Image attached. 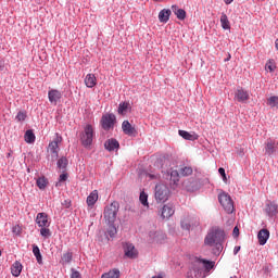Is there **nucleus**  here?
<instances>
[{"instance_id":"1","label":"nucleus","mask_w":278,"mask_h":278,"mask_svg":"<svg viewBox=\"0 0 278 278\" xmlns=\"http://www.w3.org/2000/svg\"><path fill=\"white\" fill-rule=\"evenodd\" d=\"M223 242H225V230L213 227L204 238L205 247H216L217 251H223Z\"/></svg>"},{"instance_id":"2","label":"nucleus","mask_w":278,"mask_h":278,"mask_svg":"<svg viewBox=\"0 0 278 278\" xmlns=\"http://www.w3.org/2000/svg\"><path fill=\"white\" fill-rule=\"evenodd\" d=\"M94 138V128L92 125H86L84 131L80 135V142L83 147L88 148L92 146V140Z\"/></svg>"},{"instance_id":"3","label":"nucleus","mask_w":278,"mask_h":278,"mask_svg":"<svg viewBox=\"0 0 278 278\" xmlns=\"http://www.w3.org/2000/svg\"><path fill=\"white\" fill-rule=\"evenodd\" d=\"M218 201L227 214H233V200H231V195H229V193L224 191L220 192L218 194Z\"/></svg>"},{"instance_id":"4","label":"nucleus","mask_w":278,"mask_h":278,"mask_svg":"<svg viewBox=\"0 0 278 278\" xmlns=\"http://www.w3.org/2000/svg\"><path fill=\"white\" fill-rule=\"evenodd\" d=\"M116 214H118V205L116 203H111L104 208V219L109 225H114L116 220Z\"/></svg>"},{"instance_id":"5","label":"nucleus","mask_w":278,"mask_h":278,"mask_svg":"<svg viewBox=\"0 0 278 278\" xmlns=\"http://www.w3.org/2000/svg\"><path fill=\"white\" fill-rule=\"evenodd\" d=\"M203 274V258H195L192 263L191 269L188 271V278H199Z\"/></svg>"},{"instance_id":"6","label":"nucleus","mask_w":278,"mask_h":278,"mask_svg":"<svg viewBox=\"0 0 278 278\" xmlns=\"http://www.w3.org/2000/svg\"><path fill=\"white\" fill-rule=\"evenodd\" d=\"M168 194H170V190H168L166 185H156L155 199L159 203H166L168 201Z\"/></svg>"},{"instance_id":"7","label":"nucleus","mask_w":278,"mask_h":278,"mask_svg":"<svg viewBox=\"0 0 278 278\" xmlns=\"http://www.w3.org/2000/svg\"><path fill=\"white\" fill-rule=\"evenodd\" d=\"M100 123L104 131H110V129H114V125L116 124V115L112 113H106L102 115Z\"/></svg>"},{"instance_id":"8","label":"nucleus","mask_w":278,"mask_h":278,"mask_svg":"<svg viewBox=\"0 0 278 278\" xmlns=\"http://www.w3.org/2000/svg\"><path fill=\"white\" fill-rule=\"evenodd\" d=\"M60 142H62V136L56 135L55 139L48 146V153L51 154L52 162L58 160V153L60 151Z\"/></svg>"},{"instance_id":"9","label":"nucleus","mask_w":278,"mask_h":278,"mask_svg":"<svg viewBox=\"0 0 278 278\" xmlns=\"http://www.w3.org/2000/svg\"><path fill=\"white\" fill-rule=\"evenodd\" d=\"M124 253L125 256L130 260H136V257H138V250H136V247L132 245V243H126L124 245Z\"/></svg>"},{"instance_id":"10","label":"nucleus","mask_w":278,"mask_h":278,"mask_svg":"<svg viewBox=\"0 0 278 278\" xmlns=\"http://www.w3.org/2000/svg\"><path fill=\"white\" fill-rule=\"evenodd\" d=\"M122 129L126 136H137L138 131L136 130V127L131 126V123L129 121H124L122 123Z\"/></svg>"},{"instance_id":"11","label":"nucleus","mask_w":278,"mask_h":278,"mask_svg":"<svg viewBox=\"0 0 278 278\" xmlns=\"http://www.w3.org/2000/svg\"><path fill=\"white\" fill-rule=\"evenodd\" d=\"M235 98L237 101H239V103H244L250 99L249 91L244 90L243 88H238L235 93Z\"/></svg>"},{"instance_id":"12","label":"nucleus","mask_w":278,"mask_h":278,"mask_svg":"<svg viewBox=\"0 0 278 278\" xmlns=\"http://www.w3.org/2000/svg\"><path fill=\"white\" fill-rule=\"evenodd\" d=\"M48 99H49L50 103H54V105H56L58 101H60V99H62V92L56 89L49 90Z\"/></svg>"},{"instance_id":"13","label":"nucleus","mask_w":278,"mask_h":278,"mask_svg":"<svg viewBox=\"0 0 278 278\" xmlns=\"http://www.w3.org/2000/svg\"><path fill=\"white\" fill-rule=\"evenodd\" d=\"M36 224L38 227H49V216L47 213H38L36 217Z\"/></svg>"},{"instance_id":"14","label":"nucleus","mask_w":278,"mask_h":278,"mask_svg":"<svg viewBox=\"0 0 278 278\" xmlns=\"http://www.w3.org/2000/svg\"><path fill=\"white\" fill-rule=\"evenodd\" d=\"M265 212H266L267 216H269L270 218L277 216V214H278L277 203L269 202L268 204H266Z\"/></svg>"},{"instance_id":"15","label":"nucleus","mask_w":278,"mask_h":278,"mask_svg":"<svg viewBox=\"0 0 278 278\" xmlns=\"http://www.w3.org/2000/svg\"><path fill=\"white\" fill-rule=\"evenodd\" d=\"M257 238L258 244H261V247H264V244L268 242V238H270V231H268V229H261L257 233Z\"/></svg>"},{"instance_id":"16","label":"nucleus","mask_w":278,"mask_h":278,"mask_svg":"<svg viewBox=\"0 0 278 278\" xmlns=\"http://www.w3.org/2000/svg\"><path fill=\"white\" fill-rule=\"evenodd\" d=\"M99 201V191L93 190L88 197H87V205L88 207H94V204Z\"/></svg>"},{"instance_id":"17","label":"nucleus","mask_w":278,"mask_h":278,"mask_svg":"<svg viewBox=\"0 0 278 278\" xmlns=\"http://www.w3.org/2000/svg\"><path fill=\"white\" fill-rule=\"evenodd\" d=\"M175 214V208L173 207L172 204H165L162 208L161 216L162 218H170Z\"/></svg>"},{"instance_id":"18","label":"nucleus","mask_w":278,"mask_h":278,"mask_svg":"<svg viewBox=\"0 0 278 278\" xmlns=\"http://www.w3.org/2000/svg\"><path fill=\"white\" fill-rule=\"evenodd\" d=\"M170 10L169 9H163L160 13H159V21L160 23H168V21L170 20Z\"/></svg>"},{"instance_id":"19","label":"nucleus","mask_w":278,"mask_h":278,"mask_svg":"<svg viewBox=\"0 0 278 278\" xmlns=\"http://www.w3.org/2000/svg\"><path fill=\"white\" fill-rule=\"evenodd\" d=\"M118 147H121V144L116 139H109L104 143L106 151H115V149H118Z\"/></svg>"},{"instance_id":"20","label":"nucleus","mask_w":278,"mask_h":278,"mask_svg":"<svg viewBox=\"0 0 278 278\" xmlns=\"http://www.w3.org/2000/svg\"><path fill=\"white\" fill-rule=\"evenodd\" d=\"M85 85L87 88H94L97 86V76L94 74H88L85 77Z\"/></svg>"},{"instance_id":"21","label":"nucleus","mask_w":278,"mask_h":278,"mask_svg":"<svg viewBox=\"0 0 278 278\" xmlns=\"http://www.w3.org/2000/svg\"><path fill=\"white\" fill-rule=\"evenodd\" d=\"M21 273H23V265L20 262H15L11 267V274L13 277H21Z\"/></svg>"},{"instance_id":"22","label":"nucleus","mask_w":278,"mask_h":278,"mask_svg":"<svg viewBox=\"0 0 278 278\" xmlns=\"http://www.w3.org/2000/svg\"><path fill=\"white\" fill-rule=\"evenodd\" d=\"M128 110H131V105L129 104V102H122L118 105L117 114H121V116H125Z\"/></svg>"},{"instance_id":"23","label":"nucleus","mask_w":278,"mask_h":278,"mask_svg":"<svg viewBox=\"0 0 278 278\" xmlns=\"http://www.w3.org/2000/svg\"><path fill=\"white\" fill-rule=\"evenodd\" d=\"M172 10L179 21L186 20V10L179 9L177 5H173Z\"/></svg>"},{"instance_id":"24","label":"nucleus","mask_w":278,"mask_h":278,"mask_svg":"<svg viewBox=\"0 0 278 278\" xmlns=\"http://www.w3.org/2000/svg\"><path fill=\"white\" fill-rule=\"evenodd\" d=\"M179 136L184 138L185 140H199V135L197 134H190L186 130H179Z\"/></svg>"},{"instance_id":"25","label":"nucleus","mask_w":278,"mask_h":278,"mask_svg":"<svg viewBox=\"0 0 278 278\" xmlns=\"http://www.w3.org/2000/svg\"><path fill=\"white\" fill-rule=\"evenodd\" d=\"M220 25L223 29H231V23L229 22V17L225 13H222Z\"/></svg>"},{"instance_id":"26","label":"nucleus","mask_w":278,"mask_h":278,"mask_svg":"<svg viewBox=\"0 0 278 278\" xmlns=\"http://www.w3.org/2000/svg\"><path fill=\"white\" fill-rule=\"evenodd\" d=\"M24 139L28 144H34V142H36V135L34 134V130H26Z\"/></svg>"},{"instance_id":"27","label":"nucleus","mask_w":278,"mask_h":278,"mask_svg":"<svg viewBox=\"0 0 278 278\" xmlns=\"http://www.w3.org/2000/svg\"><path fill=\"white\" fill-rule=\"evenodd\" d=\"M101 278H121V270L112 269L109 273H105L101 276Z\"/></svg>"},{"instance_id":"28","label":"nucleus","mask_w":278,"mask_h":278,"mask_svg":"<svg viewBox=\"0 0 278 278\" xmlns=\"http://www.w3.org/2000/svg\"><path fill=\"white\" fill-rule=\"evenodd\" d=\"M275 141L273 140H267L266 147H265V151L267 153V155H273V153H275Z\"/></svg>"},{"instance_id":"29","label":"nucleus","mask_w":278,"mask_h":278,"mask_svg":"<svg viewBox=\"0 0 278 278\" xmlns=\"http://www.w3.org/2000/svg\"><path fill=\"white\" fill-rule=\"evenodd\" d=\"M33 253L39 264H42V254L40 253V248L38 245L33 244Z\"/></svg>"},{"instance_id":"30","label":"nucleus","mask_w":278,"mask_h":278,"mask_svg":"<svg viewBox=\"0 0 278 278\" xmlns=\"http://www.w3.org/2000/svg\"><path fill=\"white\" fill-rule=\"evenodd\" d=\"M66 166H68V159H66L65 156H62L58 161V168H61L62 170H65Z\"/></svg>"},{"instance_id":"31","label":"nucleus","mask_w":278,"mask_h":278,"mask_svg":"<svg viewBox=\"0 0 278 278\" xmlns=\"http://www.w3.org/2000/svg\"><path fill=\"white\" fill-rule=\"evenodd\" d=\"M48 184H49V181H47V178H45V177H40L37 179V186H38L39 190H45V188H47Z\"/></svg>"},{"instance_id":"32","label":"nucleus","mask_w":278,"mask_h":278,"mask_svg":"<svg viewBox=\"0 0 278 278\" xmlns=\"http://www.w3.org/2000/svg\"><path fill=\"white\" fill-rule=\"evenodd\" d=\"M139 201L144 207H149V195L144 191L140 193Z\"/></svg>"},{"instance_id":"33","label":"nucleus","mask_w":278,"mask_h":278,"mask_svg":"<svg viewBox=\"0 0 278 278\" xmlns=\"http://www.w3.org/2000/svg\"><path fill=\"white\" fill-rule=\"evenodd\" d=\"M61 260L63 264H71V262L73 261V253L71 252L64 253Z\"/></svg>"},{"instance_id":"34","label":"nucleus","mask_w":278,"mask_h":278,"mask_svg":"<svg viewBox=\"0 0 278 278\" xmlns=\"http://www.w3.org/2000/svg\"><path fill=\"white\" fill-rule=\"evenodd\" d=\"M202 264H203V269L205 268V270H207V273H210V270H212V268H214V264H215V263L202 258Z\"/></svg>"},{"instance_id":"35","label":"nucleus","mask_w":278,"mask_h":278,"mask_svg":"<svg viewBox=\"0 0 278 278\" xmlns=\"http://www.w3.org/2000/svg\"><path fill=\"white\" fill-rule=\"evenodd\" d=\"M267 105H269V108H277V105H278V97L277 96H273L269 99H267Z\"/></svg>"},{"instance_id":"36","label":"nucleus","mask_w":278,"mask_h":278,"mask_svg":"<svg viewBox=\"0 0 278 278\" xmlns=\"http://www.w3.org/2000/svg\"><path fill=\"white\" fill-rule=\"evenodd\" d=\"M40 236H42V238H51V229L48 227H40Z\"/></svg>"},{"instance_id":"37","label":"nucleus","mask_w":278,"mask_h":278,"mask_svg":"<svg viewBox=\"0 0 278 278\" xmlns=\"http://www.w3.org/2000/svg\"><path fill=\"white\" fill-rule=\"evenodd\" d=\"M180 175L181 177H188L189 175H192V167H182L180 168Z\"/></svg>"},{"instance_id":"38","label":"nucleus","mask_w":278,"mask_h":278,"mask_svg":"<svg viewBox=\"0 0 278 278\" xmlns=\"http://www.w3.org/2000/svg\"><path fill=\"white\" fill-rule=\"evenodd\" d=\"M265 68H268V71L270 73H275V70L277 68V65H275V61L274 60H269L266 65Z\"/></svg>"},{"instance_id":"39","label":"nucleus","mask_w":278,"mask_h":278,"mask_svg":"<svg viewBox=\"0 0 278 278\" xmlns=\"http://www.w3.org/2000/svg\"><path fill=\"white\" fill-rule=\"evenodd\" d=\"M170 181H173V184L179 181V172H177V169L170 172Z\"/></svg>"},{"instance_id":"40","label":"nucleus","mask_w":278,"mask_h":278,"mask_svg":"<svg viewBox=\"0 0 278 278\" xmlns=\"http://www.w3.org/2000/svg\"><path fill=\"white\" fill-rule=\"evenodd\" d=\"M25 118H27V113L25 112H18L17 115L15 116V121H17V123H23Z\"/></svg>"},{"instance_id":"41","label":"nucleus","mask_w":278,"mask_h":278,"mask_svg":"<svg viewBox=\"0 0 278 278\" xmlns=\"http://www.w3.org/2000/svg\"><path fill=\"white\" fill-rule=\"evenodd\" d=\"M218 173L223 177V181L227 184V174L225 173V168L219 167Z\"/></svg>"},{"instance_id":"42","label":"nucleus","mask_w":278,"mask_h":278,"mask_svg":"<svg viewBox=\"0 0 278 278\" xmlns=\"http://www.w3.org/2000/svg\"><path fill=\"white\" fill-rule=\"evenodd\" d=\"M21 231H23L21 226L17 225L13 227V233H15V236H21Z\"/></svg>"},{"instance_id":"43","label":"nucleus","mask_w":278,"mask_h":278,"mask_svg":"<svg viewBox=\"0 0 278 278\" xmlns=\"http://www.w3.org/2000/svg\"><path fill=\"white\" fill-rule=\"evenodd\" d=\"M109 236H111V238H114V236H116V227H114V226L110 227Z\"/></svg>"},{"instance_id":"44","label":"nucleus","mask_w":278,"mask_h":278,"mask_svg":"<svg viewBox=\"0 0 278 278\" xmlns=\"http://www.w3.org/2000/svg\"><path fill=\"white\" fill-rule=\"evenodd\" d=\"M232 235L235 238H238L240 236V228H238V226L233 228Z\"/></svg>"},{"instance_id":"45","label":"nucleus","mask_w":278,"mask_h":278,"mask_svg":"<svg viewBox=\"0 0 278 278\" xmlns=\"http://www.w3.org/2000/svg\"><path fill=\"white\" fill-rule=\"evenodd\" d=\"M68 179V174H61L59 177V181H66Z\"/></svg>"},{"instance_id":"46","label":"nucleus","mask_w":278,"mask_h":278,"mask_svg":"<svg viewBox=\"0 0 278 278\" xmlns=\"http://www.w3.org/2000/svg\"><path fill=\"white\" fill-rule=\"evenodd\" d=\"M71 278H81V274L79 271H73Z\"/></svg>"},{"instance_id":"47","label":"nucleus","mask_w":278,"mask_h":278,"mask_svg":"<svg viewBox=\"0 0 278 278\" xmlns=\"http://www.w3.org/2000/svg\"><path fill=\"white\" fill-rule=\"evenodd\" d=\"M62 205H65V207H71V201L65 200Z\"/></svg>"},{"instance_id":"48","label":"nucleus","mask_w":278,"mask_h":278,"mask_svg":"<svg viewBox=\"0 0 278 278\" xmlns=\"http://www.w3.org/2000/svg\"><path fill=\"white\" fill-rule=\"evenodd\" d=\"M233 253L235 255H238V253H240V247H235Z\"/></svg>"},{"instance_id":"49","label":"nucleus","mask_w":278,"mask_h":278,"mask_svg":"<svg viewBox=\"0 0 278 278\" xmlns=\"http://www.w3.org/2000/svg\"><path fill=\"white\" fill-rule=\"evenodd\" d=\"M231 60V54H228L227 59H225V62H229Z\"/></svg>"},{"instance_id":"50","label":"nucleus","mask_w":278,"mask_h":278,"mask_svg":"<svg viewBox=\"0 0 278 278\" xmlns=\"http://www.w3.org/2000/svg\"><path fill=\"white\" fill-rule=\"evenodd\" d=\"M233 0H226V4L229 5V3H232Z\"/></svg>"},{"instance_id":"51","label":"nucleus","mask_w":278,"mask_h":278,"mask_svg":"<svg viewBox=\"0 0 278 278\" xmlns=\"http://www.w3.org/2000/svg\"><path fill=\"white\" fill-rule=\"evenodd\" d=\"M0 70L3 71V62L0 61Z\"/></svg>"},{"instance_id":"52","label":"nucleus","mask_w":278,"mask_h":278,"mask_svg":"<svg viewBox=\"0 0 278 278\" xmlns=\"http://www.w3.org/2000/svg\"><path fill=\"white\" fill-rule=\"evenodd\" d=\"M153 1L161 2L162 0H153Z\"/></svg>"},{"instance_id":"53","label":"nucleus","mask_w":278,"mask_h":278,"mask_svg":"<svg viewBox=\"0 0 278 278\" xmlns=\"http://www.w3.org/2000/svg\"><path fill=\"white\" fill-rule=\"evenodd\" d=\"M10 155H12V153H8V157H10Z\"/></svg>"},{"instance_id":"54","label":"nucleus","mask_w":278,"mask_h":278,"mask_svg":"<svg viewBox=\"0 0 278 278\" xmlns=\"http://www.w3.org/2000/svg\"><path fill=\"white\" fill-rule=\"evenodd\" d=\"M230 278H233V277H230Z\"/></svg>"}]
</instances>
